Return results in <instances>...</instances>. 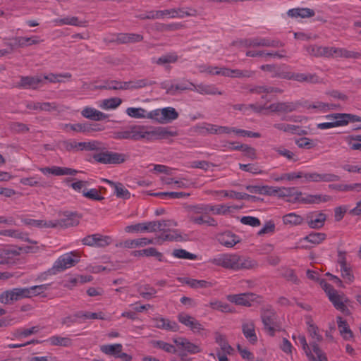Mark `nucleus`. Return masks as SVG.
<instances>
[{"instance_id":"f257e3e1","label":"nucleus","mask_w":361,"mask_h":361,"mask_svg":"<svg viewBox=\"0 0 361 361\" xmlns=\"http://www.w3.org/2000/svg\"><path fill=\"white\" fill-rule=\"evenodd\" d=\"M296 338L310 361H328L326 353L315 341L310 342L311 350L304 335H298V337L293 336V339L295 340Z\"/></svg>"},{"instance_id":"f03ea898","label":"nucleus","mask_w":361,"mask_h":361,"mask_svg":"<svg viewBox=\"0 0 361 361\" xmlns=\"http://www.w3.org/2000/svg\"><path fill=\"white\" fill-rule=\"evenodd\" d=\"M130 158L129 154L112 151H104L93 155L95 161L103 164L118 165L126 162Z\"/></svg>"},{"instance_id":"7ed1b4c3","label":"nucleus","mask_w":361,"mask_h":361,"mask_svg":"<svg viewBox=\"0 0 361 361\" xmlns=\"http://www.w3.org/2000/svg\"><path fill=\"white\" fill-rule=\"evenodd\" d=\"M73 255L74 253L71 252L60 256L54 262L53 267L49 269L48 272L50 274H56L75 266L79 262V259H74L73 257Z\"/></svg>"},{"instance_id":"20e7f679","label":"nucleus","mask_w":361,"mask_h":361,"mask_svg":"<svg viewBox=\"0 0 361 361\" xmlns=\"http://www.w3.org/2000/svg\"><path fill=\"white\" fill-rule=\"evenodd\" d=\"M264 330L274 336L276 331L280 330V326L277 322L276 312L272 310H264L261 314Z\"/></svg>"},{"instance_id":"39448f33","label":"nucleus","mask_w":361,"mask_h":361,"mask_svg":"<svg viewBox=\"0 0 361 361\" xmlns=\"http://www.w3.org/2000/svg\"><path fill=\"white\" fill-rule=\"evenodd\" d=\"M238 255L235 254H221L210 259V262L216 266L227 269L238 270Z\"/></svg>"},{"instance_id":"423d86ee","label":"nucleus","mask_w":361,"mask_h":361,"mask_svg":"<svg viewBox=\"0 0 361 361\" xmlns=\"http://www.w3.org/2000/svg\"><path fill=\"white\" fill-rule=\"evenodd\" d=\"M159 18H163L169 16L171 18H183L186 16H196L197 11L192 8H178L158 11Z\"/></svg>"},{"instance_id":"0eeeda50","label":"nucleus","mask_w":361,"mask_h":361,"mask_svg":"<svg viewBox=\"0 0 361 361\" xmlns=\"http://www.w3.org/2000/svg\"><path fill=\"white\" fill-rule=\"evenodd\" d=\"M300 103L299 102H279L271 104L266 109L277 114H288L296 111Z\"/></svg>"},{"instance_id":"6e6552de","label":"nucleus","mask_w":361,"mask_h":361,"mask_svg":"<svg viewBox=\"0 0 361 361\" xmlns=\"http://www.w3.org/2000/svg\"><path fill=\"white\" fill-rule=\"evenodd\" d=\"M111 238L108 235H102L99 233L89 235L82 239L85 245L91 247H105L111 243Z\"/></svg>"},{"instance_id":"1a4fd4ad","label":"nucleus","mask_w":361,"mask_h":361,"mask_svg":"<svg viewBox=\"0 0 361 361\" xmlns=\"http://www.w3.org/2000/svg\"><path fill=\"white\" fill-rule=\"evenodd\" d=\"M63 216L64 217L61 219L52 221L51 228H67L79 224L80 216L76 213L66 212Z\"/></svg>"},{"instance_id":"9d476101","label":"nucleus","mask_w":361,"mask_h":361,"mask_svg":"<svg viewBox=\"0 0 361 361\" xmlns=\"http://www.w3.org/2000/svg\"><path fill=\"white\" fill-rule=\"evenodd\" d=\"M280 78L286 80H294L300 82H308V83H318L319 82V78L316 74L312 73H295L292 72L286 71V74L279 75Z\"/></svg>"},{"instance_id":"9b49d317","label":"nucleus","mask_w":361,"mask_h":361,"mask_svg":"<svg viewBox=\"0 0 361 361\" xmlns=\"http://www.w3.org/2000/svg\"><path fill=\"white\" fill-rule=\"evenodd\" d=\"M303 178L307 182H335L340 176L334 173H319L317 172H304Z\"/></svg>"},{"instance_id":"f8f14e48","label":"nucleus","mask_w":361,"mask_h":361,"mask_svg":"<svg viewBox=\"0 0 361 361\" xmlns=\"http://www.w3.org/2000/svg\"><path fill=\"white\" fill-rule=\"evenodd\" d=\"M178 320L184 326L188 327L193 333L200 332L204 330L203 326L195 317L185 312L178 314Z\"/></svg>"},{"instance_id":"ddd939ff","label":"nucleus","mask_w":361,"mask_h":361,"mask_svg":"<svg viewBox=\"0 0 361 361\" xmlns=\"http://www.w3.org/2000/svg\"><path fill=\"white\" fill-rule=\"evenodd\" d=\"M273 194H277L280 197H288L290 199L288 202L292 203H298L296 199H300V197L302 195V192L297 190L295 187L290 188H274V187Z\"/></svg>"},{"instance_id":"4468645a","label":"nucleus","mask_w":361,"mask_h":361,"mask_svg":"<svg viewBox=\"0 0 361 361\" xmlns=\"http://www.w3.org/2000/svg\"><path fill=\"white\" fill-rule=\"evenodd\" d=\"M326 220V215L322 212H314L307 214L306 222L313 229L322 228Z\"/></svg>"},{"instance_id":"2eb2a0df","label":"nucleus","mask_w":361,"mask_h":361,"mask_svg":"<svg viewBox=\"0 0 361 361\" xmlns=\"http://www.w3.org/2000/svg\"><path fill=\"white\" fill-rule=\"evenodd\" d=\"M257 299V295L252 293H245L236 295H230L228 300L238 305L246 307L251 306V302Z\"/></svg>"},{"instance_id":"dca6fc26","label":"nucleus","mask_w":361,"mask_h":361,"mask_svg":"<svg viewBox=\"0 0 361 361\" xmlns=\"http://www.w3.org/2000/svg\"><path fill=\"white\" fill-rule=\"evenodd\" d=\"M298 203L304 204H320L322 202H327L332 200V197L327 195L322 194H307L305 197L300 196V199H296Z\"/></svg>"},{"instance_id":"f3484780","label":"nucleus","mask_w":361,"mask_h":361,"mask_svg":"<svg viewBox=\"0 0 361 361\" xmlns=\"http://www.w3.org/2000/svg\"><path fill=\"white\" fill-rule=\"evenodd\" d=\"M39 171L44 174L49 173L57 176L68 175L75 176L78 173V171L75 169L56 166H54L52 167L40 168Z\"/></svg>"},{"instance_id":"a211bd4d","label":"nucleus","mask_w":361,"mask_h":361,"mask_svg":"<svg viewBox=\"0 0 361 361\" xmlns=\"http://www.w3.org/2000/svg\"><path fill=\"white\" fill-rule=\"evenodd\" d=\"M157 82L149 78H145L139 80H130L124 82V90H138L144 87L152 86L155 85Z\"/></svg>"},{"instance_id":"6ab92c4d","label":"nucleus","mask_w":361,"mask_h":361,"mask_svg":"<svg viewBox=\"0 0 361 361\" xmlns=\"http://www.w3.org/2000/svg\"><path fill=\"white\" fill-rule=\"evenodd\" d=\"M155 223L152 221H147L138 223L134 225L127 226L125 228L126 233H143V232H154Z\"/></svg>"},{"instance_id":"aec40b11","label":"nucleus","mask_w":361,"mask_h":361,"mask_svg":"<svg viewBox=\"0 0 361 361\" xmlns=\"http://www.w3.org/2000/svg\"><path fill=\"white\" fill-rule=\"evenodd\" d=\"M220 244L227 247H232L240 242V238L231 231H226L217 236Z\"/></svg>"},{"instance_id":"412c9836","label":"nucleus","mask_w":361,"mask_h":361,"mask_svg":"<svg viewBox=\"0 0 361 361\" xmlns=\"http://www.w3.org/2000/svg\"><path fill=\"white\" fill-rule=\"evenodd\" d=\"M143 40V36L137 33H119L112 42L118 44L136 43Z\"/></svg>"},{"instance_id":"4be33fe9","label":"nucleus","mask_w":361,"mask_h":361,"mask_svg":"<svg viewBox=\"0 0 361 361\" xmlns=\"http://www.w3.org/2000/svg\"><path fill=\"white\" fill-rule=\"evenodd\" d=\"M173 342L179 347L190 354H195L201 351L199 345L191 343L188 339L183 337L173 338Z\"/></svg>"},{"instance_id":"5701e85b","label":"nucleus","mask_w":361,"mask_h":361,"mask_svg":"<svg viewBox=\"0 0 361 361\" xmlns=\"http://www.w3.org/2000/svg\"><path fill=\"white\" fill-rule=\"evenodd\" d=\"M195 85L192 82L186 79L180 80L176 85H171L169 90H168V94L175 95L177 92H181L185 90L195 91Z\"/></svg>"},{"instance_id":"b1692460","label":"nucleus","mask_w":361,"mask_h":361,"mask_svg":"<svg viewBox=\"0 0 361 361\" xmlns=\"http://www.w3.org/2000/svg\"><path fill=\"white\" fill-rule=\"evenodd\" d=\"M153 322H154V326L160 329H164L176 332L179 329V326L176 322L170 321L168 319L163 317L154 318Z\"/></svg>"},{"instance_id":"393cba45","label":"nucleus","mask_w":361,"mask_h":361,"mask_svg":"<svg viewBox=\"0 0 361 361\" xmlns=\"http://www.w3.org/2000/svg\"><path fill=\"white\" fill-rule=\"evenodd\" d=\"M42 80L37 77L21 76L19 82L16 85L18 88L36 89Z\"/></svg>"},{"instance_id":"a878e982","label":"nucleus","mask_w":361,"mask_h":361,"mask_svg":"<svg viewBox=\"0 0 361 361\" xmlns=\"http://www.w3.org/2000/svg\"><path fill=\"white\" fill-rule=\"evenodd\" d=\"M82 116L86 118L99 121L108 118V116L103 112L91 107H85L81 112Z\"/></svg>"},{"instance_id":"bb28decb","label":"nucleus","mask_w":361,"mask_h":361,"mask_svg":"<svg viewBox=\"0 0 361 361\" xmlns=\"http://www.w3.org/2000/svg\"><path fill=\"white\" fill-rule=\"evenodd\" d=\"M131 140H139L141 139L150 140L149 131L146 130L144 126H130Z\"/></svg>"},{"instance_id":"cd10ccee","label":"nucleus","mask_w":361,"mask_h":361,"mask_svg":"<svg viewBox=\"0 0 361 361\" xmlns=\"http://www.w3.org/2000/svg\"><path fill=\"white\" fill-rule=\"evenodd\" d=\"M104 181L107 183L114 189V193L118 198L128 200L130 197V192L123 186L121 183H114L107 179H104Z\"/></svg>"},{"instance_id":"c85d7f7f","label":"nucleus","mask_w":361,"mask_h":361,"mask_svg":"<svg viewBox=\"0 0 361 361\" xmlns=\"http://www.w3.org/2000/svg\"><path fill=\"white\" fill-rule=\"evenodd\" d=\"M287 15L290 18H310L315 15L314 10L309 8H294L289 9Z\"/></svg>"},{"instance_id":"c756f323","label":"nucleus","mask_w":361,"mask_h":361,"mask_svg":"<svg viewBox=\"0 0 361 361\" xmlns=\"http://www.w3.org/2000/svg\"><path fill=\"white\" fill-rule=\"evenodd\" d=\"M329 190L336 192L361 191V183L343 184L331 183L328 185Z\"/></svg>"},{"instance_id":"7c9ffc66","label":"nucleus","mask_w":361,"mask_h":361,"mask_svg":"<svg viewBox=\"0 0 361 361\" xmlns=\"http://www.w3.org/2000/svg\"><path fill=\"white\" fill-rule=\"evenodd\" d=\"M253 47H263L279 48L282 47L284 45L283 43L279 40L271 39L269 38L256 37L253 38Z\"/></svg>"},{"instance_id":"2f4dec72","label":"nucleus","mask_w":361,"mask_h":361,"mask_svg":"<svg viewBox=\"0 0 361 361\" xmlns=\"http://www.w3.org/2000/svg\"><path fill=\"white\" fill-rule=\"evenodd\" d=\"M0 235L3 236H8L18 239H20L22 240L30 243L34 245H37V242L30 240L27 237V234L23 232H21L18 230L15 229H7V230H1L0 231Z\"/></svg>"},{"instance_id":"473e14b6","label":"nucleus","mask_w":361,"mask_h":361,"mask_svg":"<svg viewBox=\"0 0 361 361\" xmlns=\"http://www.w3.org/2000/svg\"><path fill=\"white\" fill-rule=\"evenodd\" d=\"M55 25L61 26L63 25H68L77 27H85V21H81L76 16H66L63 18H56L53 21Z\"/></svg>"},{"instance_id":"72a5a7b5","label":"nucleus","mask_w":361,"mask_h":361,"mask_svg":"<svg viewBox=\"0 0 361 361\" xmlns=\"http://www.w3.org/2000/svg\"><path fill=\"white\" fill-rule=\"evenodd\" d=\"M336 322L340 334L344 340H349L353 337V333L350 330L347 322L341 317H337Z\"/></svg>"},{"instance_id":"f704fd0d","label":"nucleus","mask_w":361,"mask_h":361,"mask_svg":"<svg viewBox=\"0 0 361 361\" xmlns=\"http://www.w3.org/2000/svg\"><path fill=\"white\" fill-rule=\"evenodd\" d=\"M242 331L245 337L250 341V343L255 344L257 341V337L255 334V325L253 322H246L242 325Z\"/></svg>"},{"instance_id":"c9c22d12","label":"nucleus","mask_w":361,"mask_h":361,"mask_svg":"<svg viewBox=\"0 0 361 361\" xmlns=\"http://www.w3.org/2000/svg\"><path fill=\"white\" fill-rule=\"evenodd\" d=\"M195 91L202 94H223V92L219 91L218 88L214 85L200 84L195 85Z\"/></svg>"},{"instance_id":"e433bc0d","label":"nucleus","mask_w":361,"mask_h":361,"mask_svg":"<svg viewBox=\"0 0 361 361\" xmlns=\"http://www.w3.org/2000/svg\"><path fill=\"white\" fill-rule=\"evenodd\" d=\"M216 125L209 123H202L195 126V132L197 133L205 135L207 134L216 135Z\"/></svg>"},{"instance_id":"4c0bfd02","label":"nucleus","mask_w":361,"mask_h":361,"mask_svg":"<svg viewBox=\"0 0 361 361\" xmlns=\"http://www.w3.org/2000/svg\"><path fill=\"white\" fill-rule=\"evenodd\" d=\"M212 210L214 209L210 207V204H200L188 207L189 215L208 214Z\"/></svg>"},{"instance_id":"58836bf2","label":"nucleus","mask_w":361,"mask_h":361,"mask_svg":"<svg viewBox=\"0 0 361 361\" xmlns=\"http://www.w3.org/2000/svg\"><path fill=\"white\" fill-rule=\"evenodd\" d=\"M21 221L27 225L32 227H36V228H51L53 226L52 225V221H44V220H35V219H31L27 218L21 217L20 218Z\"/></svg>"},{"instance_id":"ea45409f","label":"nucleus","mask_w":361,"mask_h":361,"mask_svg":"<svg viewBox=\"0 0 361 361\" xmlns=\"http://www.w3.org/2000/svg\"><path fill=\"white\" fill-rule=\"evenodd\" d=\"M303 106L307 108V109H315L317 111L325 112L327 110L333 109L334 106L332 104H329L327 103H324L322 102L317 101L313 103H310L306 101L303 104Z\"/></svg>"},{"instance_id":"a19ab883","label":"nucleus","mask_w":361,"mask_h":361,"mask_svg":"<svg viewBox=\"0 0 361 361\" xmlns=\"http://www.w3.org/2000/svg\"><path fill=\"white\" fill-rule=\"evenodd\" d=\"M123 350V345L120 343L103 345L100 346V350L109 355H112L117 358L118 355Z\"/></svg>"},{"instance_id":"79ce46f5","label":"nucleus","mask_w":361,"mask_h":361,"mask_svg":"<svg viewBox=\"0 0 361 361\" xmlns=\"http://www.w3.org/2000/svg\"><path fill=\"white\" fill-rule=\"evenodd\" d=\"M258 267L257 261L249 257H240L238 255V270L253 269Z\"/></svg>"},{"instance_id":"37998d69","label":"nucleus","mask_w":361,"mask_h":361,"mask_svg":"<svg viewBox=\"0 0 361 361\" xmlns=\"http://www.w3.org/2000/svg\"><path fill=\"white\" fill-rule=\"evenodd\" d=\"M303 218L295 213H289L283 216V222L286 225L297 226L303 222Z\"/></svg>"},{"instance_id":"c03bdc74","label":"nucleus","mask_w":361,"mask_h":361,"mask_svg":"<svg viewBox=\"0 0 361 361\" xmlns=\"http://www.w3.org/2000/svg\"><path fill=\"white\" fill-rule=\"evenodd\" d=\"M124 82L118 81L116 80H106L102 85L99 86L100 90H124L123 86Z\"/></svg>"},{"instance_id":"a18cd8bd","label":"nucleus","mask_w":361,"mask_h":361,"mask_svg":"<svg viewBox=\"0 0 361 361\" xmlns=\"http://www.w3.org/2000/svg\"><path fill=\"white\" fill-rule=\"evenodd\" d=\"M48 341L52 345L69 347L73 344L72 340L70 338L61 337L59 336H51L49 338Z\"/></svg>"},{"instance_id":"49530a36","label":"nucleus","mask_w":361,"mask_h":361,"mask_svg":"<svg viewBox=\"0 0 361 361\" xmlns=\"http://www.w3.org/2000/svg\"><path fill=\"white\" fill-rule=\"evenodd\" d=\"M154 196L160 197L161 198L165 199H180L185 198L190 196L189 193L184 192H161L154 194Z\"/></svg>"},{"instance_id":"de8ad7c7","label":"nucleus","mask_w":361,"mask_h":361,"mask_svg":"<svg viewBox=\"0 0 361 361\" xmlns=\"http://www.w3.org/2000/svg\"><path fill=\"white\" fill-rule=\"evenodd\" d=\"M178 56L175 53H169L161 56L159 59H153L152 62L157 65H165L166 63H175L178 61Z\"/></svg>"},{"instance_id":"09e8293b","label":"nucleus","mask_w":361,"mask_h":361,"mask_svg":"<svg viewBox=\"0 0 361 361\" xmlns=\"http://www.w3.org/2000/svg\"><path fill=\"white\" fill-rule=\"evenodd\" d=\"M162 121L164 123L176 120L178 117V113L173 107H166L162 109Z\"/></svg>"},{"instance_id":"8fccbe9b","label":"nucleus","mask_w":361,"mask_h":361,"mask_svg":"<svg viewBox=\"0 0 361 361\" xmlns=\"http://www.w3.org/2000/svg\"><path fill=\"white\" fill-rule=\"evenodd\" d=\"M181 238V235L177 233L176 231H173L172 233H166L163 232L159 236L157 237V243L161 244L164 241H173L178 240Z\"/></svg>"},{"instance_id":"3c124183","label":"nucleus","mask_w":361,"mask_h":361,"mask_svg":"<svg viewBox=\"0 0 361 361\" xmlns=\"http://www.w3.org/2000/svg\"><path fill=\"white\" fill-rule=\"evenodd\" d=\"M246 189L251 193H259L263 195H273L274 187L247 185Z\"/></svg>"},{"instance_id":"603ef678","label":"nucleus","mask_w":361,"mask_h":361,"mask_svg":"<svg viewBox=\"0 0 361 361\" xmlns=\"http://www.w3.org/2000/svg\"><path fill=\"white\" fill-rule=\"evenodd\" d=\"M326 235L324 233L312 232L309 235L304 237L303 240L312 244L317 245L322 243L326 239Z\"/></svg>"},{"instance_id":"864d4df0","label":"nucleus","mask_w":361,"mask_h":361,"mask_svg":"<svg viewBox=\"0 0 361 361\" xmlns=\"http://www.w3.org/2000/svg\"><path fill=\"white\" fill-rule=\"evenodd\" d=\"M140 295L146 300H150L154 297L157 293V290L150 286L149 285H144L138 288Z\"/></svg>"},{"instance_id":"5fc2aeb1","label":"nucleus","mask_w":361,"mask_h":361,"mask_svg":"<svg viewBox=\"0 0 361 361\" xmlns=\"http://www.w3.org/2000/svg\"><path fill=\"white\" fill-rule=\"evenodd\" d=\"M329 299L338 310L341 307V305H344L348 301V299L343 295L338 294L337 291L329 295Z\"/></svg>"},{"instance_id":"6e6d98bb","label":"nucleus","mask_w":361,"mask_h":361,"mask_svg":"<svg viewBox=\"0 0 361 361\" xmlns=\"http://www.w3.org/2000/svg\"><path fill=\"white\" fill-rule=\"evenodd\" d=\"M121 102L122 100L120 98H109L103 100L102 104L100 105V107L104 109H116L121 104Z\"/></svg>"},{"instance_id":"4d7b16f0","label":"nucleus","mask_w":361,"mask_h":361,"mask_svg":"<svg viewBox=\"0 0 361 361\" xmlns=\"http://www.w3.org/2000/svg\"><path fill=\"white\" fill-rule=\"evenodd\" d=\"M183 25L180 23H173L170 24L158 23L157 24V30L160 32L175 31L183 27Z\"/></svg>"},{"instance_id":"13d9d810","label":"nucleus","mask_w":361,"mask_h":361,"mask_svg":"<svg viewBox=\"0 0 361 361\" xmlns=\"http://www.w3.org/2000/svg\"><path fill=\"white\" fill-rule=\"evenodd\" d=\"M100 143L97 141L91 142H78V147H79V151H94L99 149Z\"/></svg>"},{"instance_id":"bf43d9fd","label":"nucleus","mask_w":361,"mask_h":361,"mask_svg":"<svg viewBox=\"0 0 361 361\" xmlns=\"http://www.w3.org/2000/svg\"><path fill=\"white\" fill-rule=\"evenodd\" d=\"M13 301H17L13 289L8 290L0 294V302L3 304H8Z\"/></svg>"},{"instance_id":"052dcab7","label":"nucleus","mask_w":361,"mask_h":361,"mask_svg":"<svg viewBox=\"0 0 361 361\" xmlns=\"http://www.w3.org/2000/svg\"><path fill=\"white\" fill-rule=\"evenodd\" d=\"M260 69L264 71H268L270 73H272V77L273 78H279L281 74H286V71H281L279 67H277L276 65H271V64H267V65H262L260 66Z\"/></svg>"},{"instance_id":"680f3d73","label":"nucleus","mask_w":361,"mask_h":361,"mask_svg":"<svg viewBox=\"0 0 361 361\" xmlns=\"http://www.w3.org/2000/svg\"><path fill=\"white\" fill-rule=\"evenodd\" d=\"M346 126V121H341L340 118H336V121L325 122L317 124V128L321 130L331 128L338 126Z\"/></svg>"},{"instance_id":"e2e57ef3","label":"nucleus","mask_w":361,"mask_h":361,"mask_svg":"<svg viewBox=\"0 0 361 361\" xmlns=\"http://www.w3.org/2000/svg\"><path fill=\"white\" fill-rule=\"evenodd\" d=\"M152 343H153L154 347L161 349L166 353H176V348L170 343H166L162 341H153Z\"/></svg>"},{"instance_id":"0e129e2a","label":"nucleus","mask_w":361,"mask_h":361,"mask_svg":"<svg viewBox=\"0 0 361 361\" xmlns=\"http://www.w3.org/2000/svg\"><path fill=\"white\" fill-rule=\"evenodd\" d=\"M173 255L175 257L179 259H196L197 255L192 253H190L185 250L183 249H176L173 251Z\"/></svg>"},{"instance_id":"69168bd1","label":"nucleus","mask_w":361,"mask_h":361,"mask_svg":"<svg viewBox=\"0 0 361 361\" xmlns=\"http://www.w3.org/2000/svg\"><path fill=\"white\" fill-rule=\"evenodd\" d=\"M145 113L146 111L142 108L129 107L126 109V114L132 118H145Z\"/></svg>"},{"instance_id":"338daca9","label":"nucleus","mask_w":361,"mask_h":361,"mask_svg":"<svg viewBox=\"0 0 361 361\" xmlns=\"http://www.w3.org/2000/svg\"><path fill=\"white\" fill-rule=\"evenodd\" d=\"M20 251H23L22 247H19L18 249L4 248L3 250H0V258H10L12 257L18 256Z\"/></svg>"},{"instance_id":"774afa93","label":"nucleus","mask_w":361,"mask_h":361,"mask_svg":"<svg viewBox=\"0 0 361 361\" xmlns=\"http://www.w3.org/2000/svg\"><path fill=\"white\" fill-rule=\"evenodd\" d=\"M82 195L84 197L92 200L102 201L104 199L103 196L99 195V190L96 188H92L87 191L84 190Z\"/></svg>"}]
</instances>
